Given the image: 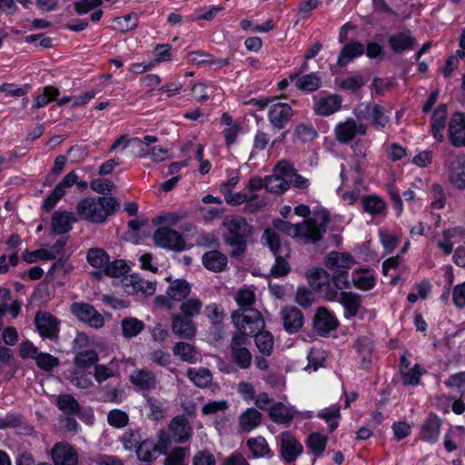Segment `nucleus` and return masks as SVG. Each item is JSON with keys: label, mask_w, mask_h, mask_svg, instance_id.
<instances>
[{"label": "nucleus", "mask_w": 465, "mask_h": 465, "mask_svg": "<svg viewBox=\"0 0 465 465\" xmlns=\"http://www.w3.org/2000/svg\"><path fill=\"white\" fill-rule=\"evenodd\" d=\"M246 317L251 321L249 323L242 316L237 314L233 316V326L236 331L232 335L231 342L233 360L242 369H247L251 365L252 361L251 352L242 346L247 343L248 339L255 331L262 330L265 326V322L259 318L257 312H251V315Z\"/></svg>", "instance_id": "1"}, {"label": "nucleus", "mask_w": 465, "mask_h": 465, "mask_svg": "<svg viewBox=\"0 0 465 465\" xmlns=\"http://www.w3.org/2000/svg\"><path fill=\"white\" fill-rule=\"evenodd\" d=\"M118 206L117 201L112 197H86L78 202L76 213L86 222L101 223L114 213Z\"/></svg>", "instance_id": "2"}, {"label": "nucleus", "mask_w": 465, "mask_h": 465, "mask_svg": "<svg viewBox=\"0 0 465 465\" xmlns=\"http://www.w3.org/2000/svg\"><path fill=\"white\" fill-rule=\"evenodd\" d=\"M355 264V258L349 252L332 251L324 258L325 267L332 272L333 284L341 291L351 288L349 271Z\"/></svg>", "instance_id": "3"}, {"label": "nucleus", "mask_w": 465, "mask_h": 465, "mask_svg": "<svg viewBox=\"0 0 465 465\" xmlns=\"http://www.w3.org/2000/svg\"><path fill=\"white\" fill-rule=\"evenodd\" d=\"M169 285L164 294L154 298V304L162 309L171 311L175 308L176 302L186 299L191 292V284L184 279H174L171 276L165 278Z\"/></svg>", "instance_id": "4"}, {"label": "nucleus", "mask_w": 465, "mask_h": 465, "mask_svg": "<svg viewBox=\"0 0 465 465\" xmlns=\"http://www.w3.org/2000/svg\"><path fill=\"white\" fill-rule=\"evenodd\" d=\"M266 242L275 256V263L271 270L272 274L275 277L287 275L291 270L289 263L286 262V258L291 253L289 244L282 239L281 234H266Z\"/></svg>", "instance_id": "5"}, {"label": "nucleus", "mask_w": 465, "mask_h": 465, "mask_svg": "<svg viewBox=\"0 0 465 465\" xmlns=\"http://www.w3.org/2000/svg\"><path fill=\"white\" fill-rule=\"evenodd\" d=\"M309 284L312 290L319 292L326 301H335L338 298V291L332 282V275L322 268H316L310 272Z\"/></svg>", "instance_id": "6"}, {"label": "nucleus", "mask_w": 465, "mask_h": 465, "mask_svg": "<svg viewBox=\"0 0 465 465\" xmlns=\"http://www.w3.org/2000/svg\"><path fill=\"white\" fill-rule=\"evenodd\" d=\"M335 139L341 143H351L357 136H365L368 126L357 118L347 117L337 123L333 130Z\"/></svg>", "instance_id": "7"}, {"label": "nucleus", "mask_w": 465, "mask_h": 465, "mask_svg": "<svg viewBox=\"0 0 465 465\" xmlns=\"http://www.w3.org/2000/svg\"><path fill=\"white\" fill-rule=\"evenodd\" d=\"M234 299L239 308L233 311L231 314L232 323L233 316H236V314L245 318V322L249 323L251 321L246 316H250L251 312H257L259 318L264 322L262 313L258 310L252 308V305L256 301L255 290L252 286H244L239 289L235 293Z\"/></svg>", "instance_id": "8"}, {"label": "nucleus", "mask_w": 465, "mask_h": 465, "mask_svg": "<svg viewBox=\"0 0 465 465\" xmlns=\"http://www.w3.org/2000/svg\"><path fill=\"white\" fill-rule=\"evenodd\" d=\"M353 114L360 121L370 120L372 126L376 128H384L390 121L385 108L378 104L368 103L358 106L353 109Z\"/></svg>", "instance_id": "9"}, {"label": "nucleus", "mask_w": 465, "mask_h": 465, "mask_svg": "<svg viewBox=\"0 0 465 465\" xmlns=\"http://www.w3.org/2000/svg\"><path fill=\"white\" fill-rule=\"evenodd\" d=\"M281 459L286 463H293L302 454L303 446L290 431H283L278 436Z\"/></svg>", "instance_id": "10"}, {"label": "nucleus", "mask_w": 465, "mask_h": 465, "mask_svg": "<svg viewBox=\"0 0 465 465\" xmlns=\"http://www.w3.org/2000/svg\"><path fill=\"white\" fill-rule=\"evenodd\" d=\"M70 312L79 321L87 323L89 326L99 329L104 326V317L87 302H75L70 305Z\"/></svg>", "instance_id": "11"}, {"label": "nucleus", "mask_w": 465, "mask_h": 465, "mask_svg": "<svg viewBox=\"0 0 465 465\" xmlns=\"http://www.w3.org/2000/svg\"><path fill=\"white\" fill-rule=\"evenodd\" d=\"M124 291L129 295L151 296L156 291V282L143 279L139 274H129L122 279Z\"/></svg>", "instance_id": "12"}, {"label": "nucleus", "mask_w": 465, "mask_h": 465, "mask_svg": "<svg viewBox=\"0 0 465 465\" xmlns=\"http://www.w3.org/2000/svg\"><path fill=\"white\" fill-rule=\"evenodd\" d=\"M335 218H331L329 213L325 209L313 210L311 217L304 220L302 226L308 229L307 232H324L327 230H338L334 226Z\"/></svg>", "instance_id": "13"}, {"label": "nucleus", "mask_w": 465, "mask_h": 465, "mask_svg": "<svg viewBox=\"0 0 465 465\" xmlns=\"http://www.w3.org/2000/svg\"><path fill=\"white\" fill-rule=\"evenodd\" d=\"M35 324L41 337L57 339L60 331V321L47 312H38L35 316Z\"/></svg>", "instance_id": "14"}, {"label": "nucleus", "mask_w": 465, "mask_h": 465, "mask_svg": "<svg viewBox=\"0 0 465 465\" xmlns=\"http://www.w3.org/2000/svg\"><path fill=\"white\" fill-rule=\"evenodd\" d=\"M54 465H78L79 457L76 450L66 442L55 443L51 450Z\"/></svg>", "instance_id": "15"}, {"label": "nucleus", "mask_w": 465, "mask_h": 465, "mask_svg": "<svg viewBox=\"0 0 465 465\" xmlns=\"http://www.w3.org/2000/svg\"><path fill=\"white\" fill-rule=\"evenodd\" d=\"M448 137L452 145L465 146V114L456 112L448 124Z\"/></svg>", "instance_id": "16"}, {"label": "nucleus", "mask_w": 465, "mask_h": 465, "mask_svg": "<svg viewBox=\"0 0 465 465\" xmlns=\"http://www.w3.org/2000/svg\"><path fill=\"white\" fill-rule=\"evenodd\" d=\"M78 175L75 172L68 173L63 180L54 187L52 193L45 198L43 207L45 211H51L57 202L65 194L67 189L77 183Z\"/></svg>", "instance_id": "17"}, {"label": "nucleus", "mask_w": 465, "mask_h": 465, "mask_svg": "<svg viewBox=\"0 0 465 465\" xmlns=\"http://www.w3.org/2000/svg\"><path fill=\"white\" fill-rule=\"evenodd\" d=\"M171 329L180 338L192 340L195 337L197 328L191 318L174 312L171 315Z\"/></svg>", "instance_id": "18"}, {"label": "nucleus", "mask_w": 465, "mask_h": 465, "mask_svg": "<svg viewBox=\"0 0 465 465\" xmlns=\"http://www.w3.org/2000/svg\"><path fill=\"white\" fill-rule=\"evenodd\" d=\"M293 115L292 107L285 103H276L269 107L268 119L273 128L283 129Z\"/></svg>", "instance_id": "19"}, {"label": "nucleus", "mask_w": 465, "mask_h": 465, "mask_svg": "<svg viewBox=\"0 0 465 465\" xmlns=\"http://www.w3.org/2000/svg\"><path fill=\"white\" fill-rule=\"evenodd\" d=\"M342 104L339 94H328L315 99L313 111L317 115L329 116L338 112Z\"/></svg>", "instance_id": "20"}, {"label": "nucleus", "mask_w": 465, "mask_h": 465, "mask_svg": "<svg viewBox=\"0 0 465 465\" xmlns=\"http://www.w3.org/2000/svg\"><path fill=\"white\" fill-rule=\"evenodd\" d=\"M449 179L456 188L465 189V154L452 155L449 163Z\"/></svg>", "instance_id": "21"}, {"label": "nucleus", "mask_w": 465, "mask_h": 465, "mask_svg": "<svg viewBox=\"0 0 465 465\" xmlns=\"http://www.w3.org/2000/svg\"><path fill=\"white\" fill-rule=\"evenodd\" d=\"M153 241L156 246L173 252L190 248L183 234H153Z\"/></svg>", "instance_id": "22"}, {"label": "nucleus", "mask_w": 465, "mask_h": 465, "mask_svg": "<svg viewBox=\"0 0 465 465\" xmlns=\"http://www.w3.org/2000/svg\"><path fill=\"white\" fill-rule=\"evenodd\" d=\"M338 326L335 315L324 307L318 308L314 319L313 327L320 334L329 333Z\"/></svg>", "instance_id": "23"}, {"label": "nucleus", "mask_w": 465, "mask_h": 465, "mask_svg": "<svg viewBox=\"0 0 465 465\" xmlns=\"http://www.w3.org/2000/svg\"><path fill=\"white\" fill-rule=\"evenodd\" d=\"M440 418L430 413L420 426V439L430 443L436 442L440 433Z\"/></svg>", "instance_id": "24"}, {"label": "nucleus", "mask_w": 465, "mask_h": 465, "mask_svg": "<svg viewBox=\"0 0 465 465\" xmlns=\"http://www.w3.org/2000/svg\"><path fill=\"white\" fill-rule=\"evenodd\" d=\"M376 276L370 269H357L352 272L351 287L353 286L361 291H370L376 285Z\"/></svg>", "instance_id": "25"}, {"label": "nucleus", "mask_w": 465, "mask_h": 465, "mask_svg": "<svg viewBox=\"0 0 465 465\" xmlns=\"http://www.w3.org/2000/svg\"><path fill=\"white\" fill-rule=\"evenodd\" d=\"M339 302L343 306L346 318L355 317L362 306L361 296L352 292H341Z\"/></svg>", "instance_id": "26"}, {"label": "nucleus", "mask_w": 465, "mask_h": 465, "mask_svg": "<svg viewBox=\"0 0 465 465\" xmlns=\"http://www.w3.org/2000/svg\"><path fill=\"white\" fill-rule=\"evenodd\" d=\"M283 326L290 333L297 332L303 325L302 312L295 307H285L281 312Z\"/></svg>", "instance_id": "27"}, {"label": "nucleus", "mask_w": 465, "mask_h": 465, "mask_svg": "<svg viewBox=\"0 0 465 465\" xmlns=\"http://www.w3.org/2000/svg\"><path fill=\"white\" fill-rule=\"evenodd\" d=\"M77 222V217L72 212L55 211L52 217L53 232H69L73 224Z\"/></svg>", "instance_id": "28"}, {"label": "nucleus", "mask_w": 465, "mask_h": 465, "mask_svg": "<svg viewBox=\"0 0 465 465\" xmlns=\"http://www.w3.org/2000/svg\"><path fill=\"white\" fill-rule=\"evenodd\" d=\"M296 414L297 411L294 410L293 407L284 404L282 402L274 403L269 409V416L271 420L278 424L290 423Z\"/></svg>", "instance_id": "29"}, {"label": "nucleus", "mask_w": 465, "mask_h": 465, "mask_svg": "<svg viewBox=\"0 0 465 465\" xmlns=\"http://www.w3.org/2000/svg\"><path fill=\"white\" fill-rule=\"evenodd\" d=\"M130 381L134 386L143 391L154 390L157 385L155 374L145 369L134 371L130 376Z\"/></svg>", "instance_id": "30"}, {"label": "nucleus", "mask_w": 465, "mask_h": 465, "mask_svg": "<svg viewBox=\"0 0 465 465\" xmlns=\"http://www.w3.org/2000/svg\"><path fill=\"white\" fill-rule=\"evenodd\" d=\"M169 428L176 442H185L191 438L192 427L188 420L183 416L174 417Z\"/></svg>", "instance_id": "31"}, {"label": "nucleus", "mask_w": 465, "mask_h": 465, "mask_svg": "<svg viewBox=\"0 0 465 465\" xmlns=\"http://www.w3.org/2000/svg\"><path fill=\"white\" fill-rule=\"evenodd\" d=\"M239 429L242 432H251L262 422L261 412L254 408L246 409L238 418Z\"/></svg>", "instance_id": "32"}, {"label": "nucleus", "mask_w": 465, "mask_h": 465, "mask_svg": "<svg viewBox=\"0 0 465 465\" xmlns=\"http://www.w3.org/2000/svg\"><path fill=\"white\" fill-rule=\"evenodd\" d=\"M447 117V107L445 104L439 105L433 112L431 121H430V128L431 133L434 138L437 141H443L444 134L443 131L445 128V122Z\"/></svg>", "instance_id": "33"}, {"label": "nucleus", "mask_w": 465, "mask_h": 465, "mask_svg": "<svg viewBox=\"0 0 465 465\" xmlns=\"http://www.w3.org/2000/svg\"><path fill=\"white\" fill-rule=\"evenodd\" d=\"M182 221V215L178 213H163L152 220L153 225L158 227L155 232H177L172 228Z\"/></svg>", "instance_id": "34"}, {"label": "nucleus", "mask_w": 465, "mask_h": 465, "mask_svg": "<svg viewBox=\"0 0 465 465\" xmlns=\"http://www.w3.org/2000/svg\"><path fill=\"white\" fill-rule=\"evenodd\" d=\"M202 261L207 270L214 272H223L227 266V257L215 250L206 252Z\"/></svg>", "instance_id": "35"}, {"label": "nucleus", "mask_w": 465, "mask_h": 465, "mask_svg": "<svg viewBox=\"0 0 465 465\" xmlns=\"http://www.w3.org/2000/svg\"><path fill=\"white\" fill-rule=\"evenodd\" d=\"M364 51L365 47L362 44L358 41H351L341 48L337 64L343 67L354 58L361 56Z\"/></svg>", "instance_id": "36"}, {"label": "nucleus", "mask_w": 465, "mask_h": 465, "mask_svg": "<svg viewBox=\"0 0 465 465\" xmlns=\"http://www.w3.org/2000/svg\"><path fill=\"white\" fill-rule=\"evenodd\" d=\"M135 452L140 460L151 462L159 457L162 450L153 440L146 439L140 442Z\"/></svg>", "instance_id": "37"}, {"label": "nucleus", "mask_w": 465, "mask_h": 465, "mask_svg": "<svg viewBox=\"0 0 465 465\" xmlns=\"http://www.w3.org/2000/svg\"><path fill=\"white\" fill-rule=\"evenodd\" d=\"M388 43L395 53H402L413 49L416 40L410 34L397 33L389 37Z\"/></svg>", "instance_id": "38"}, {"label": "nucleus", "mask_w": 465, "mask_h": 465, "mask_svg": "<svg viewBox=\"0 0 465 465\" xmlns=\"http://www.w3.org/2000/svg\"><path fill=\"white\" fill-rule=\"evenodd\" d=\"M173 355L181 361L195 363L199 360V353L195 347L184 341L176 342L173 348Z\"/></svg>", "instance_id": "39"}, {"label": "nucleus", "mask_w": 465, "mask_h": 465, "mask_svg": "<svg viewBox=\"0 0 465 465\" xmlns=\"http://www.w3.org/2000/svg\"><path fill=\"white\" fill-rule=\"evenodd\" d=\"M361 203L362 210L371 215H380L385 212V202L375 194L363 195Z\"/></svg>", "instance_id": "40"}, {"label": "nucleus", "mask_w": 465, "mask_h": 465, "mask_svg": "<svg viewBox=\"0 0 465 465\" xmlns=\"http://www.w3.org/2000/svg\"><path fill=\"white\" fill-rule=\"evenodd\" d=\"M187 377L199 388H207L213 381V374L206 368H189Z\"/></svg>", "instance_id": "41"}, {"label": "nucleus", "mask_w": 465, "mask_h": 465, "mask_svg": "<svg viewBox=\"0 0 465 465\" xmlns=\"http://www.w3.org/2000/svg\"><path fill=\"white\" fill-rule=\"evenodd\" d=\"M179 308L181 312L180 314L192 319L201 314L203 308V302L196 296H188L181 302Z\"/></svg>", "instance_id": "42"}, {"label": "nucleus", "mask_w": 465, "mask_h": 465, "mask_svg": "<svg viewBox=\"0 0 465 465\" xmlns=\"http://www.w3.org/2000/svg\"><path fill=\"white\" fill-rule=\"evenodd\" d=\"M55 404L66 415H77L81 407L71 394H61L56 398Z\"/></svg>", "instance_id": "43"}, {"label": "nucleus", "mask_w": 465, "mask_h": 465, "mask_svg": "<svg viewBox=\"0 0 465 465\" xmlns=\"http://www.w3.org/2000/svg\"><path fill=\"white\" fill-rule=\"evenodd\" d=\"M254 333L255 344L259 351L265 356L271 355L274 345L272 334L270 331L262 330L257 331Z\"/></svg>", "instance_id": "44"}, {"label": "nucleus", "mask_w": 465, "mask_h": 465, "mask_svg": "<svg viewBox=\"0 0 465 465\" xmlns=\"http://www.w3.org/2000/svg\"><path fill=\"white\" fill-rule=\"evenodd\" d=\"M223 225L228 232H251L252 231L246 219L242 216H225L223 221Z\"/></svg>", "instance_id": "45"}, {"label": "nucleus", "mask_w": 465, "mask_h": 465, "mask_svg": "<svg viewBox=\"0 0 465 465\" xmlns=\"http://www.w3.org/2000/svg\"><path fill=\"white\" fill-rule=\"evenodd\" d=\"M327 441V436L319 432H312L308 436L306 445L313 455L320 457L324 452Z\"/></svg>", "instance_id": "46"}, {"label": "nucleus", "mask_w": 465, "mask_h": 465, "mask_svg": "<svg viewBox=\"0 0 465 465\" xmlns=\"http://www.w3.org/2000/svg\"><path fill=\"white\" fill-rule=\"evenodd\" d=\"M245 234H224L225 244L230 247V253L232 257H237L245 252L246 240Z\"/></svg>", "instance_id": "47"}, {"label": "nucleus", "mask_w": 465, "mask_h": 465, "mask_svg": "<svg viewBox=\"0 0 465 465\" xmlns=\"http://www.w3.org/2000/svg\"><path fill=\"white\" fill-rule=\"evenodd\" d=\"M321 78L314 73L296 75L295 86L304 92H314L321 87Z\"/></svg>", "instance_id": "48"}, {"label": "nucleus", "mask_w": 465, "mask_h": 465, "mask_svg": "<svg viewBox=\"0 0 465 465\" xmlns=\"http://www.w3.org/2000/svg\"><path fill=\"white\" fill-rule=\"evenodd\" d=\"M290 188V183L279 174H271L265 177V189L275 194H282Z\"/></svg>", "instance_id": "49"}, {"label": "nucleus", "mask_w": 465, "mask_h": 465, "mask_svg": "<svg viewBox=\"0 0 465 465\" xmlns=\"http://www.w3.org/2000/svg\"><path fill=\"white\" fill-rule=\"evenodd\" d=\"M60 92L58 88L54 86L48 85L44 87L43 92L35 97L33 108L37 110L45 107L52 101L56 100Z\"/></svg>", "instance_id": "50"}, {"label": "nucleus", "mask_w": 465, "mask_h": 465, "mask_svg": "<svg viewBox=\"0 0 465 465\" xmlns=\"http://www.w3.org/2000/svg\"><path fill=\"white\" fill-rule=\"evenodd\" d=\"M317 416L325 420L328 424L329 430L331 432L339 426V420L341 419L340 406L333 405L330 408H325L320 411Z\"/></svg>", "instance_id": "51"}, {"label": "nucleus", "mask_w": 465, "mask_h": 465, "mask_svg": "<svg viewBox=\"0 0 465 465\" xmlns=\"http://www.w3.org/2000/svg\"><path fill=\"white\" fill-rule=\"evenodd\" d=\"M246 444L254 458H262L271 452L266 440L262 436L250 438Z\"/></svg>", "instance_id": "52"}, {"label": "nucleus", "mask_w": 465, "mask_h": 465, "mask_svg": "<svg viewBox=\"0 0 465 465\" xmlns=\"http://www.w3.org/2000/svg\"><path fill=\"white\" fill-rule=\"evenodd\" d=\"M123 335L131 339L137 336L144 328V324L142 321L136 318H125L121 323Z\"/></svg>", "instance_id": "53"}, {"label": "nucleus", "mask_w": 465, "mask_h": 465, "mask_svg": "<svg viewBox=\"0 0 465 465\" xmlns=\"http://www.w3.org/2000/svg\"><path fill=\"white\" fill-rule=\"evenodd\" d=\"M99 357L94 350H84L75 354L74 358V364L81 369L88 368L96 364Z\"/></svg>", "instance_id": "54"}, {"label": "nucleus", "mask_w": 465, "mask_h": 465, "mask_svg": "<svg viewBox=\"0 0 465 465\" xmlns=\"http://www.w3.org/2000/svg\"><path fill=\"white\" fill-rule=\"evenodd\" d=\"M128 265L125 261L118 259L113 262H107L103 269V272L112 278H120L128 272Z\"/></svg>", "instance_id": "55"}, {"label": "nucleus", "mask_w": 465, "mask_h": 465, "mask_svg": "<svg viewBox=\"0 0 465 465\" xmlns=\"http://www.w3.org/2000/svg\"><path fill=\"white\" fill-rule=\"evenodd\" d=\"M86 259L90 265L103 270L109 261V255L103 249L93 248L88 251Z\"/></svg>", "instance_id": "56"}, {"label": "nucleus", "mask_w": 465, "mask_h": 465, "mask_svg": "<svg viewBox=\"0 0 465 465\" xmlns=\"http://www.w3.org/2000/svg\"><path fill=\"white\" fill-rule=\"evenodd\" d=\"M107 422L113 428L123 429L129 423V415L122 410L114 409L107 414Z\"/></svg>", "instance_id": "57"}, {"label": "nucleus", "mask_w": 465, "mask_h": 465, "mask_svg": "<svg viewBox=\"0 0 465 465\" xmlns=\"http://www.w3.org/2000/svg\"><path fill=\"white\" fill-rule=\"evenodd\" d=\"M114 24L118 31L126 33L137 27L138 17L136 14H129L122 17H116L114 20Z\"/></svg>", "instance_id": "58"}, {"label": "nucleus", "mask_w": 465, "mask_h": 465, "mask_svg": "<svg viewBox=\"0 0 465 465\" xmlns=\"http://www.w3.org/2000/svg\"><path fill=\"white\" fill-rule=\"evenodd\" d=\"M421 375V367L418 363H416L412 368H408L407 370L401 368L402 383L404 385H418Z\"/></svg>", "instance_id": "59"}, {"label": "nucleus", "mask_w": 465, "mask_h": 465, "mask_svg": "<svg viewBox=\"0 0 465 465\" xmlns=\"http://www.w3.org/2000/svg\"><path fill=\"white\" fill-rule=\"evenodd\" d=\"M114 360L110 361L109 366L104 364H96L94 367V379L98 383H101L109 378L115 377L118 375L117 370H114L113 365Z\"/></svg>", "instance_id": "60"}, {"label": "nucleus", "mask_w": 465, "mask_h": 465, "mask_svg": "<svg viewBox=\"0 0 465 465\" xmlns=\"http://www.w3.org/2000/svg\"><path fill=\"white\" fill-rule=\"evenodd\" d=\"M121 441L126 450H136L141 440V434L138 430H128L121 437Z\"/></svg>", "instance_id": "61"}, {"label": "nucleus", "mask_w": 465, "mask_h": 465, "mask_svg": "<svg viewBox=\"0 0 465 465\" xmlns=\"http://www.w3.org/2000/svg\"><path fill=\"white\" fill-rule=\"evenodd\" d=\"M146 404L150 409L149 418L153 420H160L164 417L165 408L163 402L153 397L146 400Z\"/></svg>", "instance_id": "62"}, {"label": "nucleus", "mask_w": 465, "mask_h": 465, "mask_svg": "<svg viewBox=\"0 0 465 465\" xmlns=\"http://www.w3.org/2000/svg\"><path fill=\"white\" fill-rule=\"evenodd\" d=\"M228 408L229 403L226 400L210 401L202 407V413L206 416L216 415L220 412H225Z\"/></svg>", "instance_id": "63"}, {"label": "nucleus", "mask_w": 465, "mask_h": 465, "mask_svg": "<svg viewBox=\"0 0 465 465\" xmlns=\"http://www.w3.org/2000/svg\"><path fill=\"white\" fill-rule=\"evenodd\" d=\"M35 361L37 367L45 371H50L59 365V359L46 352H39Z\"/></svg>", "instance_id": "64"}]
</instances>
